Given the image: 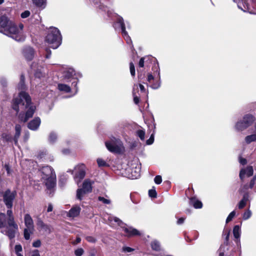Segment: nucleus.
Returning a JSON list of instances; mask_svg holds the SVG:
<instances>
[{"label":"nucleus","mask_w":256,"mask_h":256,"mask_svg":"<svg viewBox=\"0 0 256 256\" xmlns=\"http://www.w3.org/2000/svg\"><path fill=\"white\" fill-rule=\"evenodd\" d=\"M24 82H20L18 85V88L21 90L18 95L14 98L12 102V108L17 112L20 110H26L25 114H20V118L22 121L26 122L32 118L35 112L36 107L32 105L31 98L28 94L23 90L25 89Z\"/></svg>","instance_id":"1"},{"label":"nucleus","mask_w":256,"mask_h":256,"mask_svg":"<svg viewBox=\"0 0 256 256\" xmlns=\"http://www.w3.org/2000/svg\"><path fill=\"white\" fill-rule=\"evenodd\" d=\"M42 178L49 190L48 192L50 194L54 192L56 185V175L52 168L48 166H42L40 169Z\"/></svg>","instance_id":"2"},{"label":"nucleus","mask_w":256,"mask_h":256,"mask_svg":"<svg viewBox=\"0 0 256 256\" xmlns=\"http://www.w3.org/2000/svg\"><path fill=\"white\" fill-rule=\"evenodd\" d=\"M46 40L50 45L52 48H57L61 44L62 40L60 30L54 27L50 28L46 36Z\"/></svg>","instance_id":"3"},{"label":"nucleus","mask_w":256,"mask_h":256,"mask_svg":"<svg viewBox=\"0 0 256 256\" xmlns=\"http://www.w3.org/2000/svg\"><path fill=\"white\" fill-rule=\"evenodd\" d=\"M107 149L110 152L120 154L124 150V147L120 138L112 136L105 142Z\"/></svg>","instance_id":"4"},{"label":"nucleus","mask_w":256,"mask_h":256,"mask_svg":"<svg viewBox=\"0 0 256 256\" xmlns=\"http://www.w3.org/2000/svg\"><path fill=\"white\" fill-rule=\"evenodd\" d=\"M108 220L110 222H114L117 223L118 226L121 227L126 234V236H140V232L136 229L132 228V227H126V224L122 222L119 218L113 216L111 214L108 215Z\"/></svg>","instance_id":"5"},{"label":"nucleus","mask_w":256,"mask_h":256,"mask_svg":"<svg viewBox=\"0 0 256 256\" xmlns=\"http://www.w3.org/2000/svg\"><path fill=\"white\" fill-rule=\"evenodd\" d=\"M61 72L62 74V78L65 82H70L72 80H73L72 83V86H74L76 93L78 91L77 84L78 82V78H73L74 75H76L74 70L72 68L62 67L61 69Z\"/></svg>","instance_id":"6"},{"label":"nucleus","mask_w":256,"mask_h":256,"mask_svg":"<svg viewBox=\"0 0 256 256\" xmlns=\"http://www.w3.org/2000/svg\"><path fill=\"white\" fill-rule=\"evenodd\" d=\"M14 22L10 20L5 15L0 17V32L10 37L12 30H15Z\"/></svg>","instance_id":"7"},{"label":"nucleus","mask_w":256,"mask_h":256,"mask_svg":"<svg viewBox=\"0 0 256 256\" xmlns=\"http://www.w3.org/2000/svg\"><path fill=\"white\" fill-rule=\"evenodd\" d=\"M24 223L26 228L24 230V236L26 240H29L34 230V220L29 214H24Z\"/></svg>","instance_id":"8"},{"label":"nucleus","mask_w":256,"mask_h":256,"mask_svg":"<svg viewBox=\"0 0 256 256\" xmlns=\"http://www.w3.org/2000/svg\"><path fill=\"white\" fill-rule=\"evenodd\" d=\"M14 27L15 28V30H12V34L10 37L18 42L24 41L25 36L23 34L24 25L22 24H20L18 27L14 22Z\"/></svg>","instance_id":"9"},{"label":"nucleus","mask_w":256,"mask_h":256,"mask_svg":"<svg viewBox=\"0 0 256 256\" xmlns=\"http://www.w3.org/2000/svg\"><path fill=\"white\" fill-rule=\"evenodd\" d=\"M116 23L119 24L121 28L122 36L126 41L127 44L131 45L132 48H133V46L132 45V40L126 30V26L123 18L122 16H118Z\"/></svg>","instance_id":"10"},{"label":"nucleus","mask_w":256,"mask_h":256,"mask_svg":"<svg viewBox=\"0 0 256 256\" xmlns=\"http://www.w3.org/2000/svg\"><path fill=\"white\" fill-rule=\"evenodd\" d=\"M37 228L43 235H48L52 232L50 226L45 224L40 218H38L36 221Z\"/></svg>","instance_id":"11"},{"label":"nucleus","mask_w":256,"mask_h":256,"mask_svg":"<svg viewBox=\"0 0 256 256\" xmlns=\"http://www.w3.org/2000/svg\"><path fill=\"white\" fill-rule=\"evenodd\" d=\"M15 196V192H12L10 190H8L5 192L3 196L4 201L8 208H12Z\"/></svg>","instance_id":"12"},{"label":"nucleus","mask_w":256,"mask_h":256,"mask_svg":"<svg viewBox=\"0 0 256 256\" xmlns=\"http://www.w3.org/2000/svg\"><path fill=\"white\" fill-rule=\"evenodd\" d=\"M92 2L95 8H98L102 12H106L107 15L110 18L112 16L113 12L112 10H108V8L104 6L102 2V0H90Z\"/></svg>","instance_id":"13"},{"label":"nucleus","mask_w":256,"mask_h":256,"mask_svg":"<svg viewBox=\"0 0 256 256\" xmlns=\"http://www.w3.org/2000/svg\"><path fill=\"white\" fill-rule=\"evenodd\" d=\"M85 169V166L83 164L78 165L75 168L76 172L74 178L76 180H80L84 178L86 175Z\"/></svg>","instance_id":"14"},{"label":"nucleus","mask_w":256,"mask_h":256,"mask_svg":"<svg viewBox=\"0 0 256 256\" xmlns=\"http://www.w3.org/2000/svg\"><path fill=\"white\" fill-rule=\"evenodd\" d=\"M31 69L36 78H40L44 76V72L42 70L43 68L41 66H39L36 62H32L31 65Z\"/></svg>","instance_id":"15"},{"label":"nucleus","mask_w":256,"mask_h":256,"mask_svg":"<svg viewBox=\"0 0 256 256\" xmlns=\"http://www.w3.org/2000/svg\"><path fill=\"white\" fill-rule=\"evenodd\" d=\"M6 230L4 231V234L6 235L10 240L14 238L16 236V233L18 230V226L16 228L13 226L9 225L6 228Z\"/></svg>","instance_id":"16"},{"label":"nucleus","mask_w":256,"mask_h":256,"mask_svg":"<svg viewBox=\"0 0 256 256\" xmlns=\"http://www.w3.org/2000/svg\"><path fill=\"white\" fill-rule=\"evenodd\" d=\"M248 188L252 189L256 192V174L250 180L249 184H246L240 189L241 192L247 191Z\"/></svg>","instance_id":"17"},{"label":"nucleus","mask_w":256,"mask_h":256,"mask_svg":"<svg viewBox=\"0 0 256 256\" xmlns=\"http://www.w3.org/2000/svg\"><path fill=\"white\" fill-rule=\"evenodd\" d=\"M254 169L252 166H248L246 168L241 169L240 172V178L242 180L245 176L250 177L253 174Z\"/></svg>","instance_id":"18"},{"label":"nucleus","mask_w":256,"mask_h":256,"mask_svg":"<svg viewBox=\"0 0 256 256\" xmlns=\"http://www.w3.org/2000/svg\"><path fill=\"white\" fill-rule=\"evenodd\" d=\"M23 54L27 60H30L34 57V50L30 46H26L23 49Z\"/></svg>","instance_id":"19"},{"label":"nucleus","mask_w":256,"mask_h":256,"mask_svg":"<svg viewBox=\"0 0 256 256\" xmlns=\"http://www.w3.org/2000/svg\"><path fill=\"white\" fill-rule=\"evenodd\" d=\"M40 122L41 121L40 118H35L28 123V127L32 130H36L39 128Z\"/></svg>","instance_id":"20"},{"label":"nucleus","mask_w":256,"mask_h":256,"mask_svg":"<svg viewBox=\"0 0 256 256\" xmlns=\"http://www.w3.org/2000/svg\"><path fill=\"white\" fill-rule=\"evenodd\" d=\"M244 195L242 196V198L240 200V202L238 204V207L239 209H242L244 208L247 202L249 200V194L246 192L245 191L243 192Z\"/></svg>","instance_id":"21"},{"label":"nucleus","mask_w":256,"mask_h":256,"mask_svg":"<svg viewBox=\"0 0 256 256\" xmlns=\"http://www.w3.org/2000/svg\"><path fill=\"white\" fill-rule=\"evenodd\" d=\"M9 225V220L6 214L4 213H0V228H6Z\"/></svg>","instance_id":"22"},{"label":"nucleus","mask_w":256,"mask_h":256,"mask_svg":"<svg viewBox=\"0 0 256 256\" xmlns=\"http://www.w3.org/2000/svg\"><path fill=\"white\" fill-rule=\"evenodd\" d=\"M130 172V175L129 178L131 179H136L140 176V166L132 168Z\"/></svg>","instance_id":"23"},{"label":"nucleus","mask_w":256,"mask_h":256,"mask_svg":"<svg viewBox=\"0 0 256 256\" xmlns=\"http://www.w3.org/2000/svg\"><path fill=\"white\" fill-rule=\"evenodd\" d=\"M242 120L244 124L248 128L254 121L255 118L252 114H246L244 116Z\"/></svg>","instance_id":"24"},{"label":"nucleus","mask_w":256,"mask_h":256,"mask_svg":"<svg viewBox=\"0 0 256 256\" xmlns=\"http://www.w3.org/2000/svg\"><path fill=\"white\" fill-rule=\"evenodd\" d=\"M81 208L79 206L72 207L68 212V216L70 218H75L78 216L80 213Z\"/></svg>","instance_id":"25"},{"label":"nucleus","mask_w":256,"mask_h":256,"mask_svg":"<svg viewBox=\"0 0 256 256\" xmlns=\"http://www.w3.org/2000/svg\"><path fill=\"white\" fill-rule=\"evenodd\" d=\"M150 87L153 89L158 88L161 85L160 76V70H158L157 78L154 79V81H152V83L150 84Z\"/></svg>","instance_id":"26"},{"label":"nucleus","mask_w":256,"mask_h":256,"mask_svg":"<svg viewBox=\"0 0 256 256\" xmlns=\"http://www.w3.org/2000/svg\"><path fill=\"white\" fill-rule=\"evenodd\" d=\"M190 204L196 209L201 208L202 207V202L195 197H192L190 199Z\"/></svg>","instance_id":"27"},{"label":"nucleus","mask_w":256,"mask_h":256,"mask_svg":"<svg viewBox=\"0 0 256 256\" xmlns=\"http://www.w3.org/2000/svg\"><path fill=\"white\" fill-rule=\"evenodd\" d=\"M6 216L8 217V218L9 220L10 225L13 226L16 228L17 224L14 221V216L12 214V212L11 208H8V210H7Z\"/></svg>","instance_id":"28"},{"label":"nucleus","mask_w":256,"mask_h":256,"mask_svg":"<svg viewBox=\"0 0 256 256\" xmlns=\"http://www.w3.org/2000/svg\"><path fill=\"white\" fill-rule=\"evenodd\" d=\"M248 127L244 124L243 120L238 121L235 124L234 128L236 130L242 132L246 129Z\"/></svg>","instance_id":"29"},{"label":"nucleus","mask_w":256,"mask_h":256,"mask_svg":"<svg viewBox=\"0 0 256 256\" xmlns=\"http://www.w3.org/2000/svg\"><path fill=\"white\" fill-rule=\"evenodd\" d=\"M92 183L90 180L87 179L84 180L82 188L88 192H90L92 190Z\"/></svg>","instance_id":"30"},{"label":"nucleus","mask_w":256,"mask_h":256,"mask_svg":"<svg viewBox=\"0 0 256 256\" xmlns=\"http://www.w3.org/2000/svg\"><path fill=\"white\" fill-rule=\"evenodd\" d=\"M240 228L238 225H236L233 228V234L234 237L238 241L240 240Z\"/></svg>","instance_id":"31"},{"label":"nucleus","mask_w":256,"mask_h":256,"mask_svg":"<svg viewBox=\"0 0 256 256\" xmlns=\"http://www.w3.org/2000/svg\"><path fill=\"white\" fill-rule=\"evenodd\" d=\"M58 88L59 90L64 92H69L71 90V88L69 86L64 84H58Z\"/></svg>","instance_id":"32"},{"label":"nucleus","mask_w":256,"mask_h":256,"mask_svg":"<svg viewBox=\"0 0 256 256\" xmlns=\"http://www.w3.org/2000/svg\"><path fill=\"white\" fill-rule=\"evenodd\" d=\"M256 141V134H252L246 136L244 138V142L249 144L252 142Z\"/></svg>","instance_id":"33"},{"label":"nucleus","mask_w":256,"mask_h":256,"mask_svg":"<svg viewBox=\"0 0 256 256\" xmlns=\"http://www.w3.org/2000/svg\"><path fill=\"white\" fill-rule=\"evenodd\" d=\"M151 247L154 250L158 252L160 250V244L157 240H154L152 242Z\"/></svg>","instance_id":"34"},{"label":"nucleus","mask_w":256,"mask_h":256,"mask_svg":"<svg viewBox=\"0 0 256 256\" xmlns=\"http://www.w3.org/2000/svg\"><path fill=\"white\" fill-rule=\"evenodd\" d=\"M58 138V134L54 132H52L48 136V142L50 144H54Z\"/></svg>","instance_id":"35"},{"label":"nucleus","mask_w":256,"mask_h":256,"mask_svg":"<svg viewBox=\"0 0 256 256\" xmlns=\"http://www.w3.org/2000/svg\"><path fill=\"white\" fill-rule=\"evenodd\" d=\"M16 134L14 138V140L15 144H16L18 142V138L20 137V132H21V126L20 124H16L15 126Z\"/></svg>","instance_id":"36"},{"label":"nucleus","mask_w":256,"mask_h":256,"mask_svg":"<svg viewBox=\"0 0 256 256\" xmlns=\"http://www.w3.org/2000/svg\"><path fill=\"white\" fill-rule=\"evenodd\" d=\"M32 2L37 7L44 8L46 6V0H32Z\"/></svg>","instance_id":"37"},{"label":"nucleus","mask_w":256,"mask_h":256,"mask_svg":"<svg viewBox=\"0 0 256 256\" xmlns=\"http://www.w3.org/2000/svg\"><path fill=\"white\" fill-rule=\"evenodd\" d=\"M88 192L82 188L78 189L76 192V198L79 200H82L84 196Z\"/></svg>","instance_id":"38"},{"label":"nucleus","mask_w":256,"mask_h":256,"mask_svg":"<svg viewBox=\"0 0 256 256\" xmlns=\"http://www.w3.org/2000/svg\"><path fill=\"white\" fill-rule=\"evenodd\" d=\"M230 230H226L224 229L223 232V236L225 237V242H224V244L228 246V241L229 240V236H230Z\"/></svg>","instance_id":"39"},{"label":"nucleus","mask_w":256,"mask_h":256,"mask_svg":"<svg viewBox=\"0 0 256 256\" xmlns=\"http://www.w3.org/2000/svg\"><path fill=\"white\" fill-rule=\"evenodd\" d=\"M136 135L142 140H144L145 138V131L144 130H138L136 132Z\"/></svg>","instance_id":"40"},{"label":"nucleus","mask_w":256,"mask_h":256,"mask_svg":"<svg viewBox=\"0 0 256 256\" xmlns=\"http://www.w3.org/2000/svg\"><path fill=\"white\" fill-rule=\"evenodd\" d=\"M252 213L250 210L249 209L247 210L242 215V218L244 220H247L250 218L252 216Z\"/></svg>","instance_id":"41"},{"label":"nucleus","mask_w":256,"mask_h":256,"mask_svg":"<svg viewBox=\"0 0 256 256\" xmlns=\"http://www.w3.org/2000/svg\"><path fill=\"white\" fill-rule=\"evenodd\" d=\"M236 214V212L235 210H233L232 212L228 214V216L227 217V218L226 219V224H228L233 219V218L235 216Z\"/></svg>","instance_id":"42"},{"label":"nucleus","mask_w":256,"mask_h":256,"mask_svg":"<svg viewBox=\"0 0 256 256\" xmlns=\"http://www.w3.org/2000/svg\"><path fill=\"white\" fill-rule=\"evenodd\" d=\"M96 161L100 167L108 166L106 162L102 158H98L97 159Z\"/></svg>","instance_id":"43"},{"label":"nucleus","mask_w":256,"mask_h":256,"mask_svg":"<svg viewBox=\"0 0 256 256\" xmlns=\"http://www.w3.org/2000/svg\"><path fill=\"white\" fill-rule=\"evenodd\" d=\"M98 200L102 202L104 204H109L111 203V201L109 199H106L102 196H98Z\"/></svg>","instance_id":"44"},{"label":"nucleus","mask_w":256,"mask_h":256,"mask_svg":"<svg viewBox=\"0 0 256 256\" xmlns=\"http://www.w3.org/2000/svg\"><path fill=\"white\" fill-rule=\"evenodd\" d=\"M130 70L131 75L134 76H135V67L132 62H130Z\"/></svg>","instance_id":"45"},{"label":"nucleus","mask_w":256,"mask_h":256,"mask_svg":"<svg viewBox=\"0 0 256 256\" xmlns=\"http://www.w3.org/2000/svg\"><path fill=\"white\" fill-rule=\"evenodd\" d=\"M148 195L152 198H156L157 196L156 190L154 189L150 190L148 191Z\"/></svg>","instance_id":"46"},{"label":"nucleus","mask_w":256,"mask_h":256,"mask_svg":"<svg viewBox=\"0 0 256 256\" xmlns=\"http://www.w3.org/2000/svg\"><path fill=\"white\" fill-rule=\"evenodd\" d=\"M154 132H153V133L151 134L150 138L146 142V143L148 145L152 144H153L154 142Z\"/></svg>","instance_id":"47"},{"label":"nucleus","mask_w":256,"mask_h":256,"mask_svg":"<svg viewBox=\"0 0 256 256\" xmlns=\"http://www.w3.org/2000/svg\"><path fill=\"white\" fill-rule=\"evenodd\" d=\"M84 252V250L82 248H79L74 251V254L76 256H82Z\"/></svg>","instance_id":"48"},{"label":"nucleus","mask_w":256,"mask_h":256,"mask_svg":"<svg viewBox=\"0 0 256 256\" xmlns=\"http://www.w3.org/2000/svg\"><path fill=\"white\" fill-rule=\"evenodd\" d=\"M86 240L91 243H95L96 241V240L95 238L92 236H87L86 237Z\"/></svg>","instance_id":"49"},{"label":"nucleus","mask_w":256,"mask_h":256,"mask_svg":"<svg viewBox=\"0 0 256 256\" xmlns=\"http://www.w3.org/2000/svg\"><path fill=\"white\" fill-rule=\"evenodd\" d=\"M42 243L40 240H37L32 243V246L34 248H40L41 246Z\"/></svg>","instance_id":"50"},{"label":"nucleus","mask_w":256,"mask_h":256,"mask_svg":"<svg viewBox=\"0 0 256 256\" xmlns=\"http://www.w3.org/2000/svg\"><path fill=\"white\" fill-rule=\"evenodd\" d=\"M154 182L157 184H160L162 182V178L160 176H156L154 178Z\"/></svg>","instance_id":"51"},{"label":"nucleus","mask_w":256,"mask_h":256,"mask_svg":"<svg viewBox=\"0 0 256 256\" xmlns=\"http://www.w3.org/2000/svg\"><path fill=\"white\" fill-rule=\"evenodd\" d=\"M4 168L6 170L7 174L8 175H10L12 174V171L10 167L8 164H5L4 166Z\"/></svg>","instance_id":"52"},{"label":"nucleus","mask_w":256,"mask_h":256,"mask_svg":"<svg viewBox=\"0 0 256 256\" xmlns=\"http://www.w3.org/2000/svg\"><path fill=\"white\" fill-rule=\"evenodd\" d=\"M154 79H155V78L152 75V74H148V78H147V81L148 82L149 84H152V81H154Z\"/></svg>","instance_id":"53"},{"label":"nucleus","mask_w":256,"mask_h":256,"mask_svg":"<svg viewBox=\"0 0 256 256\" xmlns=\"http://www.w3.org/2000/svg\"><path fill=\"white\" fill-rule=\"evenodd\" d=\"M30 12L28 10H25L21 14V17L22 18H25L28 17L30 15Z\"/></svg>","instance_id":"54"},{"label":"nucleus","mask_w":256,"mask_h":256,"mask_svg":"<svg viewBox=\"0 0 256 256\" xmlns=\"http://www.w3.org/2000/svg\"><path fill=\"white\" fill-rule=\"evenodd\" d=\"M14 250L16 253H19L22 251V246L20 244H16L15 246Z\"/></svg>","instance_id":"55"},{"label":"nucleus","mask_w":256,"mask_h":256,"mask_svg":"<svg viewBox=\"0 0 256 256\" xmlns=\"http://www.w3.org/2000/svg\"><path fill=\"white\" fill-rule=\"evenodd\" d=\"M134 250L130 247L124 246L122 248L123 252H130Z\"/></svg>","instance_id":"56"},{"label":"nucleus","mask_w":256,"mask_h":256,"mask_svg":"<svg viewBox=\"0 0 256 256\" xmlns=\"http://www.w3.org/2000/svg\"><path fill=\"white\" fill-rule=\"evenodd\" d=\"M46 154H47L46 151L40 152L38 155V157L40 158H45V156H46Z\"/></svg>","instance_id":"57"},{"label":"nucleus","mask_w":256,"mask_h":256,"mask_svg":"<svg viewBox=\"0 0 256 256\" xmlns=\"http://www.w3.org/2000/svg\"><path fill=\"white\" fill-rule=\"evenodd\" d=\"M239 162L242 165L246 164L247 163V160L246 158H242L241 156L239 157Z\"/></svg>","instance_id":"58"},{"label":"nucleus","mask_w":256,"mask_h":256,"mask_svg":"<svg viewBox=\"0 0 256 256\" xmlns=\"http://www.w3.org/2000/svg\"><path fill=\"white\" fill-rule=\"evenodd\" d=\"M30 256H40V254L38 250H34L31 252Z\"/></svg>","instance_id":"59"},{"label":"nucleus","mask_w":256,"mask_h":256,"mask_svg":"<svg viewBox=\"0 0 256 256\" xmlns=\"http://www.w3.org/2000/svg\"><path fill=\"white\" fill-rule=\"evenodd\" d=\"M224 248L222 246H220L219 249V256H224Z\"/></svg>","instance_id":"60"},{"label":"nucleus","mask_w":256,"mask_h":256,"mask_svg":"<svg viewBox=\"0 0 256 256\" xmlns=\"http://www.w3.org/2000/svg\"><path fill=\"white\" fill-rule=\"evenodd\" d=\"M133 96H134V102L136 104H138L139 102H140L139 98L138 96H136L134 92H133Z\"/></svg>","instance_id":"61"},{"label":"nucleus","mask_w":256,"mask_h":256,"mask_svg":"<svg viewBox=\"0 0 256 256\" xmlns=\"http://www.w3.org/2000/svg\"><path fill=\"white\" fill-rule=\"evenodd\" d=\"M138 66L140 68H143L144 66V58H142L138 62Z\"/></svg>","instance_id":"62"},{"label":"nucleus","mask_w":256,"mask_h":256,"mask_svg":"<svg viewBox=\"0 0 256 256\" xmlns=\"http://www.w3.org/2000/svg\"><path fill=\"white\" fill-rule=\"evenodd\" d=\"M184 220H185L184 218H180L177 221V224L178 225L182 224L184 222Z\"/></svg>","instance_id":"63"},{"label":"nucleus","mask_w":256,"mask_h":256,"mask_svg":"<svg viewBox=\"0 0 256 256\" xmlns=\"http://www.w3.org/2000/svg\"><path fill=\"white\" fill-rule=\"evenodd\" d=\"M46 58H49L51 55V51L48 48H46Z\"/></svg>","instance_id":"64"}]
</instances>
